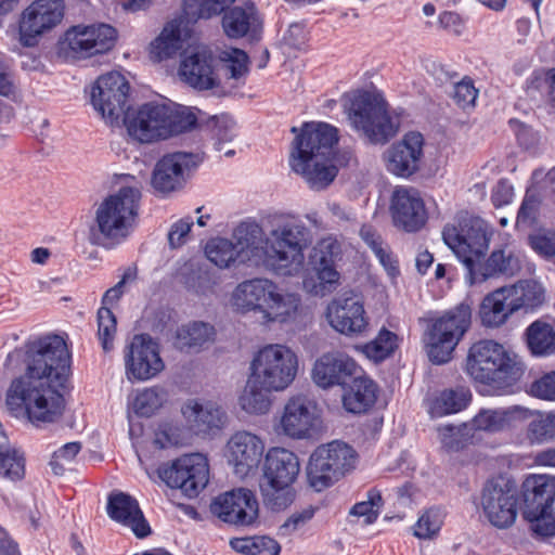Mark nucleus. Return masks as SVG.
Returning a JSON list of instances; mask_svg holds the SVG:
<instances>
[{"label":"nucleus","mask_w":555,"mask_h":555,"mask_svg":"<svg viewBox=\"0 0 555 555\" xmlns=\"http://www.w3.org/2000/svg\"><path fill=\"white\" fill-rule=\"evenodd\" d=\"M472 393L468 388L457 387L455 389H446L433 400L429 413L431 417H441L457 413L468 405Z\"/></svg>","instance_id":"nucleus-41"},{"label":"nucleus","mask_w":555,"mask_h":555,"mask_svg":"<svg viewBox=\"0 0 555 555\" xmlns=\"http://www.w3.org/2000/svg\"><path fill=\"white\" fill-rule=\"evenodd\" d=\"M122 122L133 140L149 144L190 130L196 117L171 103L152 101L128 109Z\"/></svg>","instance_id":"nucleus-6"},{"label":"nucleus","mask_w":555,"mask_h":555,"mask_svg":"<svg viewBox=\"0 0 555 555\" xmlns=\"http://www.w3.org/2000/svg\"><path fill=\"white\" fill-rule=\"evenodd\" d=\"M141 190L138 185L120 188L95 208L89 242L106 249L124 243L138 224Z\"/></svg>","instance_id":"nucleus-5"},{"label":"nucleus","mask_w":555,"mask_h":555,"mask_svg":"<svg viewBox=\"0 0 555 555\" xmlns=\"http://www.w3.org/2000/svg\"><path fill=\"white\" fill-rule=\"evenodd\" d=\"M264 448L263 438L253 431L232 434L225 446V456L235 476L245 478L254 475L262 461Z\"/></svg>","instance_id":"nucleus-21"},{"label":"nucleus","mask_w":555,"mask_h":555,"mask_svg":"<svg viewBox=\"0 0 555 555\" xmlns=\"http://www.w3.org/2000/svg\"><path fill=\"white\" fill-rule=\"evenodd\" d=\"M398 347V336L387 328L383 327L377 336L357 348L370 360L375 363L389 358Z\"/></svg>","instance_id":"nucleus-45"},{"label":"nucleus","mask_w":555,"mask_h":555,"mask_svg":"<svg viewBox=\"0 0 555 555\" xmlns=\"http://www.w3.org/2000/svg\"><path fill=\"white\" fill-rule=\"evenodd\" d=\"M264 504L272 511H282L294 501V491L291 486L266 482L261 486Z\"/></svg>","instance_id":"nucleus-49"},{"label":"nucleus","mask_w":555,"mask_h":555,"mask_svg":"<svg viewBox=\"0 0 555 555\" xmlns=\"http://www.w3.org/2000/svg\"><path fill=\"white\" fill-rule=\"evenodd\" d=\"M525 337L528 349L533 356L555 354V327L552 324L537 320L526 328Z\"/></svg>","instance_id":"nucleus-39"},{"label":"nucleus","mask_w":555,"mask_h":555,"mask_svg":"<svg viewBox=\"0 0 555 555\" xmlns=\"http://www.w3.org/2000/svg\"><path fill=\"white\" fill-rule=\"evenodd\" d=\"M300 306L298 294L282 292L275 283V289H272L259 321L264 325L293 322L298 317Z\"/></svg>","instance_id":"nucleus-34"},{"label":"nucleus","mask_w":555,"mask_h":555,"mask_svg":"<svg viewBox=\"0 0 555 555\" xmlns=\"http://www.w3.org/2000/svg\"><path fill=\"white\" fill-rule=\"evenodd\" d=\"M138 270L135 266H129L124 270L120 281L108 288L102 298V307H108L116 304L126 291V285L135 281Z\"/></svg>","instance_id":"nucleus-56"},{"label":"nucleus","mask_w":555,"mask_h":555,"mask_svg":"<svg viewBox=\"0 0 555 555\" xmlns=\"http://www.w3.org/2000/svg\"><path fill=\"white\" fill-rule=\"evenodd\" d=\"M531 247L543 257L555 255V231L544 230L530 236Z\"/></svg>","instance_id":"nucleus-60"},{"label":"nucleus","mask_w":555,"mask_h":555,"mask_svg":"<svg viewBox=\"0 0 555 555\" xmlns=\"http://www.w3.org/2000/svg\"><path fill=\"white\" fill-rule=\"evenodd\" d=\"M234 0H184L183 13L169 22L160 35L151 43V55L156 61L175 56L182 48L183 38L190 35V25L201 18H210L222 13Z\"/></svg>","instance_id":"nucleus-9"},{"label":"nucleus","mask_w":555,"mask_h":555,"mask_svg":"<svg viewBox=\"0 0 555 555\" xmlns=\"http://www.w3.org/2000/svg\"><path fill=\"white\" fill-rule=\"evenodd\" d=\"M253 555H278L281 551L280 544L266 535L253 537Z\"/></svg>","instance_id":"nucleus-63"},{"label":"nucleus","mask_w":555,"mask_h":555,"mask_svg":"<svg viewBox=\"0 0 555 555\" xmlns=\"http://www.w3.org/2000/svg\"><path fill=\"white\" fill-rule=\"evenodd\" d=\"M466 371L480 383L508 387L520 379L525 366L516 353L494 340L485 339L469 348Z\"/></svg>","instance_id":"nucleus-7"},{"label":"nucleus","mask_w":555,"mask_h":555,"mask_svg":"<svg viewBox=\"0 0 555 555\" xmlns=\"http://www.w3.org/2000/svg\"><path fill=\"white\" fill-rule=\"evenodd\" d=\"M275 282L267 278H253L238 283L231 294V305L243 314L253 313L259 319Z\"/></svg>","instance_id":"nucleus-28"},{"label":"nucleus","mask_w":555,"mask_h":555,"mask_svg":"<svg viewBox=\"0 0 555 555\" xmlns=\"http://www.w3.org/2000/svg\"><path fill=\"white\" fill-rule=\"evenodd\" d=\"M217 59L206 46H198L188 51L180 64V76L191 87L209 90L218 86L216 74Z\"/></svg>","instance_id":"nucleus-26"},{"label":"nucleus","mask_w":555,"mask_h":555,"mask_svg":"<svg viewBox=\"0 0 555 555\" xmlns=\"http://www.w3.org/2000/svg\"><path fill=\"white\" fill-rule=\"evenodd\" d=\"M382 506V495L376 490H370L367 492V500L359 502L350 509L351 516L363 517V522L370 525L374 522L379 514Z\"/></svg>","instance_id":"nucleus-51"},{"label":"nucleus","mask_w":555,"mask_h":555,"mask_svg":"<svg viewBox=\"0 0 555 555\" xmlns=\"http://www.w3.org/2000/svg\"><path fill=\"white\" fill-rule=\"evenodd\" d=\"M320 427L317 403L306 396L287 400L279 422V429L292 439L311 438Z\"/></svg>","instance_id":"nucleus-22"},{"label":"nucleus","mask_w":555,"mask_h":555,"mask_svg":"<svg viewBox=\"0 0 555 555\" xmlns=\"http://www.w3.org/2000/svg\"><path fill=\"white\" fill-rule=\"evenodd\" d=\"M506 294L513 311L533 309L544 300V291L535 281H519L518 283L502 287Z\"/></svg>","instance_id":"nucleus-38"},{"label":"nucleus","mask_w":555,"mask_h":555,"mask_svg":"<svg viewBox=\"0 0 555 555\" xmlns=\"http://www.w3.org/2000/svg\"><path fill=\"white\" fill-rule=\"evenodd\" d=\"M234 120L228 115L216 116L212 119L211 132L216 140V149L222 151V144L234 138Z\"/></svg>","instance_id":"nucleus-55"},{"label":"nucleus","mask_w":555,"mask_h":555,"mask_svg":"<svg viewBox=\"0 0 555 555\" xmlns=\"http://www.w3.org/2000/svg\"><path fill=\"white\" fill-rule=\"evenodd\" d=\"M514 313L503 288L487 295L479 309L480 320L486 327H499Z\"/></svg>","instance_id":"nucleus-37"},{"label":"nucleus","mask_w":555,"mask_h":555,"mask_svg":"<svg viewBox=\"0 0 555 555\" xmlns=\"http://www.w3.org/2000/svg\"><path fill=\"white\" fill-rule=\"evenodd\" d=\"M193 225V219L191 217L183 218L171 225L168 233V242L172 248L182 246L188 238V235Z\"/></svg>","instance_id":"nucleus-61"},{"label":"nucleus","mask_w":555,"mask_h":555,"mask_svg":"<svg viewBox=\"0 0 555 555\" xmlns=\"http://www.w3.org/2000/svg\"><path fill=\"white\" fill-rule=\"evenodd\" d=\"M372 251L385 268L389 276L395 278L399 274L398 262L388 246L383 243L379 246H374Z\"/></svg>","instance_id":"nucleus-62"},{"label":"nucleus","mask_w":555,"mask_h":555,"mask_svg":"<svg viewBox=\"0 0 555 555\" xmlns=\"http://www.w3.org/2000/svg\"><path fill=\"white\" fill-rule=\"evenodd\" d=\"M0 474L11 480H20L25 474L23 452L8 441H0Z\"/></svg>","instance_id":"nucleus-46"},{"label":"nucleus","mask_w":555,"mask_h":555,"mask_svg":"<svg viewBox=\"0 0 555 555\" xmlns=\"http://www.w3.org/2000/svg\"><path fill=\"white\" fill-rule=\"evenodd\" d=\"M481 506L492 526L499 529L509 528L518 513L516 483L503 476L488 480L482 489Z\"/></svg>","instance_id":"nucleus-13"},{"label":"nucleus","mask_w":555,"mask_h":555,"mask_svg":"<svg viewBox=\"0 0 555 555\" xmlns=\"http://www.w3.org/2000/svg\"><path fill=\"white\" fill-rule=\"evenodd\" d=\"M513 196V186L507 181L500 180L492 190L491 201L495 207H502L509 204Z\"/></svg>","instance_id":"nucleus-64"},{"label":"nucleus","mask_w":555,"mask_h":555,"mask_svg":"<svg viewBox=\"0 0 555 555\" xmlns=\"http://www.w3.org/2000/svg\"><path fill=\"white\" fill-rule=\"evenodd\" d=\"M300 470L297 455L284 448H272L266 455L263 476L267 482L292 486Z\"/></svg>","instance_id":"nucleus-31"},{"label":"nucleus","mask_w":555,"mask_h":555,"mask_svg":"<svg viewBox=\"0 0 555 555\" xmlns=\"http://www.w3.org/2000/svg\"><path fill=\"white\" fill-rule=\"evenodd\" d=\"M107 514L112 519L130 527L138 538H145L151 532L137 500L127 493L117 492L108 496Z\"/></svg>","instance_id":"nucleus-30"},{"label":"nucleus","mask_w":555,"mask_h":555,"mask_svg":"<svg viewBox=\"0 0 555 555\" xmlns=\"http://www.w3.org/2000/svg\"><path fill=\"white\" fill-rule=\"evenodd\" d=\"M116 38L115 28L107 24L77 25L65 33L61 47L73 57L86 59L111 50Z\"/></svg>","instance_id":"nucleus-18"},{"label":"nucleus","mask_w":555,"mask_h":555,"mask_svg":"<svg viewBox=\"0 0 555 555\" xmlns=\"http://www.w3.org/2000/svg\"><path fill=\"white\" fill-rule=\"evenodd\" d=\"M63 0H36L25 8L18 22V40L33 48L40 38L56 27L64 17Z\"/></svg>","instance_id":"nucleus-17"},{"label":"nucleus","mask_w":555,"mask_h":555,"mask_svg":"<svg viewBox=\"0 0 555 555\" xmlns=\"http://www.w3.org/2000/svg\"><path fill=\"white\" fill-rule=\"evenodd\" d=\"M314 275L308 274L302 280L304 289L313 296H326L339 286L340 274L335 264L311 266Z\"/></svg>","instance_id":"nucleus-40"},{"label":"nucleus","mask_w":555,"mask_h":555,"mask_svg":"<svg viewBox=\"0 0 555 555\" xmlns=\"http://www.w3.org/2000/svg\"><path fill=\"white\" fill-rule=\"evenodd\" d=\"M492 235L493 229L487 222L467 214L456 216L442 230L443 242L464 263L470 285L500 274H513L519 268L517 259L506 248L493 250L481 261Z\"/></svg>","instance_id":"nucleus-3"},{"label":"nucleus","mask_w":555,"mask_h":555,"mask_svg":"<svg viewBox=\"0 0 555 555\" xmlns=\"http://www.w3.org/2000/svg\"><path fill=\"white\" fill-rule=\"evenodd\" d=\"M441 525V512L437 508H430L418 518L415 525L414 534L420 539H430L438 533Z\"/></svg>","instance_id":"nucleus-52"},{"label":"nucleus","mask_w":555,"mask_h":555,"mask_svg":"<svg viewBox=\"0 0 555 555\" xmlns=\"http://www.w3.org/2000/svg\"><path fill=\"white\" fill-rule=\"evenodd\" d=\"M181 411L195 434H210L220 430L228 422L224 409L210 400H188Z\"/></svg>","instance_id":"nucleus-29"},{"label":"nucleus","mask_w":555,"mask_h":555,"mask_svg":"<svg viewBox=\"0 0 555 555\" xmlns=\"http://www.w3.org/2000/svg\"><path fill=\"white\" fill-rule=\"evenodd\" d=\"M478 91L472 80L463 79L453 86L452 98L463 109L474 106Z\"/></svg>","instance_id":"nucleus-58"},{"label":"nucleus","mask_w":555,"mask_h":555,"mask_svg":"<svg viewBox=\"0 0 555 555\" xmlns=\"http://www.w3.org/2000/svg\"><path fill=\"white\" fill-rule=\"evenodd\" d=\"M160 404L158 391L155 388H145L137 393L133 410L140 416H151Z\"/></svg>","instance_id":"nucleus-53"},{"label":"nucleus","mask_w":555,"mask_h":555,"mask_svg":"<svg viewBox=\"0 0 555 555\" xmlns=\"http://www.w3.org/2000/svg\"><path fill=\"white\" fill-rule=\"evenodd\" d=\"M158 477L168 487L178 488L186 496L195 498L209 480L207 459L201 453L183 455L170 465L159 467Z\"/></svg>","instance_id":"nucleus-15"},{"label":"nucleus","mask_w":555,"mask_h":555,"mask_svg":"<svg viewBox=\"0 0 555 555\" xmlns=\"http://www.w3.org/2000/svg\"><path fill=\"white\" fill-rule=\"evenodd\" d=\"M345 113L351 127L373 144L387 143L399 130V121L388 114L384 100L371 92L354 94Z\"/></svg>","instance_id":"nucleus-8"},{"label":"nucleus","mask_w":555,"mask_h":555,"mask_svg":"<svg viewBox=\"0 0 555 555\" xmlns=\"http://www.w3.org/2000/svg\"><path fill=\"white\" fill-rule=\"evenodd\" d=\"M222 12H224L222 28L229 38H242L256 33L260 28V20L253 3L234 5L228 11Z\"/></svg>","instance_id":"nucleus-36"},{"label":"nucleus","mask_w":555,"mask_h":555,"mask_svg":"<svg viewBox=\"0 0 555 555\" xmlns=\"http://www.w3.org/2000/svg\"><path fill=\"white\" fill-rule=\"evenodd\" d=\"M525 515H535L552 508L555 501V477L531 475L522 485Z\"/></svg>","instance_id":"nucleus-33"},{"label":"nucleus","mask_w":555,"mask_h":555,"mask_svg":"<svg viewBox=\"0 0 555 555\" xmlns=\"http://www.w3.org/2000/svg\"><path fill=\"white\" fill-rule=\"evenodd\" d=\"M22 359L24 372L12 379L7 391L11 410L24 408L36 427L56 422L63 414V390L70 375V353L59 335H47L26 346L24 352L9 353L7 361Z\"/></svg>","instance_id":"nucleus-2"},{"label":"nucleus","mask_w":555,"mask_h":555,"mask_svg":"<svg viewBox=\"0 0 555 555\" xmlns=\"http://www.w3.org/2000/svg\"><path fill=\"white\" fill-rule=\"evenodd\" d=\"M203 158L199 154L175 152L163 156L155 165L152 185L162 193L181 190Z\"/></svg>","instance_id":"nucleus-20"},{"label":"nucleus","mask_w":555,"mask_h":555,"mask_svg":"<svg viewBox=\"0 0 555 555\" xmlns=\"http://www.w3.org/2000/svg\"><path fill=\"white\" fill-rule=\"evenodd\" d=\"M216 331L212 325L205 322H192L178 331V341L181 348L201 349L215 339Z\"/></svg>","instance_id":"nucleus-43"},{"label":"nucleus","mask_w":555,"mask_h":555,"mask_svg":"<svg viewBox=\"0 0 555 555\" xmlns=\"http://www.w3.org/2000/svg\"><path fill=\"white\" fill-rule=\"evenodd\" d=\"M533 417L527 428V437L532 443H541L555 437V413L540 414L531 411Z\"/></svg>","instance_id":"nucleus-47"},{"label":"nucleus","mask_w":555,"mask_h":555,"mask_svg":"<svg viewBox=\"0 0 555 555\" xmlns=\"http://www.w3.org/2000/svg\"><path fill=\"white\" fill-rule=\"evenodd\" d=\"M210 511L224 522L250 526L258 517V502L250 490L240 488L217 496Z\"/></svg>","instance_id":"nucleus-24"},{"label":"nucleus","mask_w":555,"mask_h":555,"mask_svg":"<svg viewBox=\"0 0 555 555\" xmlns=\"http://www.w3.org/2000/svg\"><path fill=\"white\" fill-rule=\"evenodd\" d=\"M227 75L233 79L244 77L248 72V55L240 49L223 52Z\"/></svg>","instance_id":"nucleus-54"},{"label":"nucleus","mask_w":555,"mask_h":555,"mask_svg":"<svg viewBox=\"0 0 555 555\" xmlns=\"http://www.w3.org/2000/svg\"><path fill=\"white\" fill-rule=\"evenodd\" d=\"M525 516L531 522V529L538 535H555V514L553 513L552 508L546 509L543 513H537L535 515Z\"/></svg>","instance_id":"nucleus-57"},{"label":"nucleus","mask_w":555,"mask_h":555,"mask_svg":"<svg viewBox=\"0 0 555 555\" xmlns=\"http://www.w3.org/2000/svg\"><path fill=\"white\" fill-rule=\"evenodd\" d=\"M531 414V410L521 406L481 409L468 424L474 436L478 431L494 434L504 430L516 421L528 420Z\"/></svg>","instance_id":"nucleus-32"},{"label":"nucleus","mask_w":555,"mask_h":555,"mask_svg":"<svg viewBox=\"0 0 555 555\" xmlns=\"http://www.w3.org/2000/svg\"><path fill=\"white\" fill-rule=\"evenodd\" d=\"M310 244V230L299 218L278 215L269 220L267 230L255 221H244L233 230L232 240L210 238L205 255L219 269L248 263L279 276H296L304 270Z\"/></svg>","instance_id":"nucleus-1"},{"label":"nucleus","mask_w":555,"mask_h":555,"mask_svg":"<svg viewBox=\"0 0 555 555\" xmlns=\"http://www.w3.org/2000/svg\"><path fill=\"white\" fill-rule=\"evenodd\" d=\"M357 462L358 453L347 442L333 440L323 443L309 457L307 466L309 483L317 491L330 488L352 472Z\"/></svg>","instance_id":"nucleus-12"},{"label":"nucleus","mask_w":555,"mask_h":555,"mask_svg":"<svg viewBox=\"0 0 555 555\" xmlns=\"http://www.w3.org/2000/svg\"><path fill=\"white\" fill-rule=\"evenodd\" d=\"M389 211L393 225L408 233L420 231L428 220L424 199L413 188H396L390 198Z\"/></svg>","instance_id":"nucleus-23"},{"label":"nucleus","mask_w":555,"mask_h":555,"mask_svg":"<svg viewBox=\"0 0 555 555\" xmlns=\"http://www.w3.org/2000/svg\"><path fill=\"white\" fill-rule=\"evenodd\" d=\"M117 322L109 307H101L98 311V336L102 348L109 352L114 348Z\"/></svg>","instance_id":"nucleus-50"},{"label":"nucleus","mask_w":555,"mask_h":555,"mask_svg":"<svg viewBox=\"0 0 555 555\" xmlns=\"http://www.w3.org/2000/svg\"><path fill=\"white\" fill-rule=\"evenodd\" d=\"M424 138L411 131L389 146L384 153L386 169L400 178H409L418 171L423 158Z\"/></svg>","instance_id":"nucleus-25"},{"label":"nucleus","mask_w":555,"mask_h":555,"mask_svg":"<svg viewBox=\"0 0 555 555\" xmlns=\"http://www.w3.org/2000/svg\"><path fill=\"white\" fill-rule=\"evenodd\" d=\"M361 366L348 354L328 352L315 361L312 369V379L324 389L334 386L346 387L356 374L361 373Z\"/></svg>","instance_id":"nucleus-27"},{"label":"nucleus","mask_w":555,"mask_h":555,"mask_svg":"<svg viewBox=\"0 0 555 555\" xmlns=\"http://www.w3.org/2000/svg\"><path fill=\"white\" fill-rule=\"evenodd\" d=\"M343 406L347 412L360 414L366 412L376 401L377 385L361 370L343 387Z\"/></svg>","instance_id":"nucleus-35"},{"label":"nucleus","mask_w":555,"mask_h":555,"mask_svg":"<svg viewBox=\"0 0 555 555\" xmlns=\"http://www.w3.org/2000/svg\"><path fill=\"white\" fill-rule=\"evenodd\" d=\"M325 317L334 331L350 338L365 336L370 328V318L358 296L343 295L332 299Z\"/></svg>","instance_id":"nucleus-19"},{"label":"nucleus","mask_w":555,"mask_h":555,"mask_svg":"<svg viewBox=\"0 0 555 555\" xmlns=\"http://www.w3.org/2000/svg\"><path fill=\"white\" fill-rule=\"evenodd\" d=\"M337 142V128L325 122H306L296 134L289 166L310 189L323 190L337 176V168L332 163L333 147Z\"/></svg>","instance_id":"nucleus-4"},{"label":"nucleus","mask_w":555,"mask_h":555,"mask_svg":"<svg viewBox=\"0 0 555 555\" xmlns=\"http://www.w3.org/2000/svg\"><path fill=\"white\" fill-rule=\"evenodd\" d=\"M438 441L447 452H457L474 439L468 422L460 425L446 424L437 427Z\"/></svg>","instance_id":"nucleus-44"},{"label":"nucleus","mask_w":555,"mask_h":555,"mask_svg":"<svg viewBox=\"0 0 555 555\" xmlns=\"http://www.w3.org/2000/svg\"><path fill=\"white\" fill-rule=\"evenodd\" d=\"M340 253L341 246L338 240L328 235L315 243L309 255V262L311 266L335 264Z\"/></svg>","instance_id":"nucleus-48"},{"label":"nucleus","mask_w":555,"mask_h":555,"mask_svg":"<svg viewBox=\"0 0 555 555\" xmlns=\"http://www.w3.org/2000/svg\"><path fill=\"white\" fill-rule=\"evenodd\" d=\"M298 373V357L283 344H269L260 348L249 364L253 380L267 390L284 391Z\"/></svg>","instance_id":"nucleus-10"},{"label":"nucleus","mask_w":555,"mask_h":555,"mask_svg":"<svg viewBox=\"0 0 555 555\" xmlns=\"http://www.w3.org/2000/svg\"><path fill=\"white\" fill-rule=\"evenodd\" d=\"M529 391L539 399L555 401V370L534 380Z\"/></svg>","instance_id":"nucleus-59"},{"label":"nucleus","mask_w":555,"mask_h":555,"mask_svg":"<svg viewBox=\"0 0 555 555\" xmlns=\"http://www.w3.org/2000/svg\"><path fill=\"white\" fill-rule=\"evenodd\" d=\"M126 378L131 382H147L165 369L159 345L147 334L134 335L124 348Z\"/></svg>","instance_id":"nucleus-16"},{"label":"nucleus","mask_w":555,"mask_h":555,"mask_svg":"<svg viewBox=\"0 0 555 555\" xmlns=\"http://www.w3.org/2000/svg\"><path fill=\"white\" fill-rule=\"evenodd\" d=\"M270 392L275 391L264 389L253 380V376L248 375L246 386L238 398V404L248 414H266L271 406Z\"/></svg>","instance_id":"nucleus-42"},{"label":"nucleus","mask_w":555,"mask_h":555,"mask_svg":"<svg viewBox=\"0 0 555 555\" xmlns=\"http://www.w3.org/2000/svg\"><path fill=\"white\" fill-rule=\"evenodd\" d=\"M130 85L118 72L100 76L91 89V103L109 125H118L128 112Z\"/></svg>","instance_id":"nucleus-14"},{"label":"nucleus","mask_w":555,"mask_h":555,"mask_svg":"<svg viewBox=\"0 0 555 555\" xmlns=\"http://www.w3.org/2000/svg\"><path fill=\"white\" fill-rule=\"evenodd\" d=\"M470 324L472 309L467 304H460L433 319L424 334L429 360L435 364L448 362Z\"/></svg>","instance_id":"nucleus-11"}]
</instances>
